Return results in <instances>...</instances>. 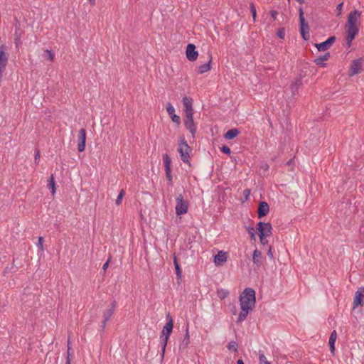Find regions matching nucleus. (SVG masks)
Returning a JSON list of instances; mask_svg holds the SVG:
<instances>
[{
    "label": "nucleus",
    "instance_id": "5",
    "mask_svg": "<svg viewBox=\"0 0 364 364\" xmlns=\"http://www.w3.org/2000/svg\"><path fill=\"white\" fill-rule=\"evenodd\" d=\"M191 151V148L188 146L187 141L185 140L184 138H182L180 140L179 146L178 149V151L180 154V156L181 160L184 163H188V158H189V152Z\"/></svg>",
    "mask_w": 364,
    "mask_h": 364
},
{
    "label": "nucleus",
    "instance_id": "9",
    "mask_svg": "<svg viewBox=\"0 0 364 364\" xmlns=\"http://www.w3.org/2000/svg\"><path fill=\"white\" fill-rule=\"evenodd\" d=\"M193 113L189 112L188 114H185L184 119V125L187 129L191 133L192 136L194 137V135L196 132V127L193 122Z\"/></svg>",
    "mask_w": 364,
    "mask_h": 364
},
{
    "label": "nucleus",
    "instance_id": "50",
    "mask_svg": "<svg viewBox=\"0 0 364 364\" xmlns=\"http://www.w3.org/2000/svg\"><path fill=\"white\" fill-rule=\"evenodd\" d=\"M237 364H245V363H244V362H243V360H241V359H239V360H237Z\"/></svg>",
    "mask_w": 364,
    "mask_h": 364
},
{
    "label": "nucleus",
    "instance_id": "14",
    "mask_svg": "<svg viewBox=\"0 0 364 364\" xmlns=\"http://www.w3.org/2000/svg\"><path fill=\"white\" fill-rule=\"evenodd\" d=\"M364 298V287H360L355 294L353 300V309L357 308L358 306H363V299Z\"/></svg>",
    "mask_w": 364,
    "mask_h": 364
},
{
    "label": "nucleus",
    "instance_id": "51",
    "mask_svg": "<svg viewBox=\"0 0 364 364\" xmlns=\"http://www.w3.org/2000/svg\"><path fill=\"white\" fill-rule=\"evenodd\" d=\"M263 168L265 169V170H268L269 168V166L267 164H265L264 166H263Z\"/></svg>",
    "mask_w": 364,
    "mask_h": 364
},
{
    "label": "nucleus",
    "instance_id": "7",
    "mask_svg": "<svg viewBox=\"0 0 364 364\" xmlns=\"http://www.w3.org/2000/svg\"><path fill=\"white\" fill-rule=\"evenodd\" d=\"M163 161L164 164L166 177L168 181V184L169 186H172L173 178H172V175H171V160L167 154H164L163 155Z\"/></svg>",
    "mask_w": 364,
    "mask_h": 364
},
{
    "label": "nucleus",
    "instance_id": "28",
    "mask_svg": "<svg viewBox=\"0 0 364 364\" xmlns=\"http://www.w3.org/2000/svg\"><path fill=\"white\" fill-rule=\"evenodd\" d=\"M173 263H174L177 277L181 278V269L179 267V264L177 261V257L176 255H174V257H173Z\"/></svg>",
    "mask_w": 364,
    "mask_h": 364
},
{
    "label": "nucleus",
    "instance_id": "54",
    "mask_svg": "<svg viewBox=\"0 0 364 364\" xmlns=\"http://www.w3.org/2000/svg\"><path fill=\"white\" fill-rule=\"evenodd\" d=\"M299 4H303L304 2V0H296Z\"/></svg>",
    "mask_w": 364,
    "mask_h": 364
},
{
    "label": "nucleus",
    "instance_id": "36",
    "mask_svg": "<svg viewBox=\"0 0 364 364\" xmlns=\"http://www.w3.org/2000/svg\"><path fill=\"white\" fill-rule=\"evenodd\" d=\"M259 239H260V242L262 244V245H266L267 244L268 241L265 238L266 236H264V234L263 233V232L261 230V234H259Z\"/></svg>",
    "mask_w": 364,
    "mask_h": 364
},
{
    "label": "nucleus",
    "instance_id": "53",
    "mask_svg": "<svg viewBox=\"0 0 364 364\" xmlns=\"http://www.w3.org/2000/svg\"><path fill=\"white\" fill-rule=\"evenodd\" d=\"M91 5H95V0H89Z\"/></svg>",
    "mask_w": 364,
    "mask_h": 364
},
{
    "label": "nucleus",
    "instance_id": "49",
    "mask_svg": "<svg viewBox=\"0 0 364 364\" xmlns=\"http://www.w3.org/2000/svg\"><path fill=\"white\" fill-rule=\"evenodd\" d=\"M170 318H171V316L170 314H169V313H168V314H166V319H167V321H168Z\"/></svg>",
    "mask_w": 364,
    "mask_h": 364
},
{
    "label": "nucleus",
    "instance_id": "42",
    "mask_svg": "<svg viewBox=\"0 0 364 364\" xmlns=\"http://www.w3.org/2000/svg\"><path fill=\"white\" fill-rule=\"evenodd\" d=\"M39 159H40V151H39V150L37 149V150H36V154H35V159H34L36 164H38Z\"/></svg>",
    "mask_w": 364,
    "mask_h": 364
},
{
    "label": "nucleus",
    "instance_id": "21",
    "mask_svg": "<svg viewBox=\"0 0 364 364\" xmlns=\"http://www.w3.org/2000/svg\"><path fill=\"white\" fill-rule=\"evenodd\" d=\"M115 307L116 301H114L113 302H112L109 308L103 314V317L104 319H105V321H108L109 319L112 316L115 310Z\"/></svg>",
    "mask_w": 364,
    "mask_h": 364
},
{
    "label": "nucleus",
    "instance_id": "31",
    "mask_svg": "<svg viewBox=\"0 0 364 364\" xmlns=\"http://www.w3.org/2000/svg\"><path fill=\"white\" fill-rule=\"evenodd\" d=\"M259 364H271L264 354L259 355Z\"/></svg>",
    "mask_w": 364,
    "mask_h": 364
},
{
    "label": "nucleus",
    "instance_id": "35",
    "mask_svg": "<svg viewBox=\"0 0 364 364\" xmlns=\"http://www.w3.org/2000/svg\"><path fill=\"white\" fill-rule=\"evenodd\" d=\"M277 35L279 38L283 39L285 36V29L284 28H279Z\"/></svg>",
    "mask_w": 364,
    "mask_h": 364
},
{
    "label": "nucleus",
    "instance_id": "1",
    "mask_svg": "<svg viewBox=\"0 0 364 364\" xmlns=\"http://www.w3.org/2000/svg\"><path fill=\"white\" fill-rule=\"evenodd\" d=\"M255 291L252 288H246L240 296L241 311L237 318V323L246 319L250 311L255 305Z\"/></svg>",
    "mask_w": 364,
    "mask_h": 364
},
{
    "label": "nucleus",
    "instance_id": "48",
    "mask_svg": "<svg viewBox=\"0 0 364 364\" xmlns=\"http://www.w3.org/2000/svg\"><path fill=\"white\" fill-rule=\"evenodd\" d=\"M267 255L270 257H273V255L272 253V250H271V247L269 248L268 252H267Z\"/></svg>",
    "mask_w": 364,
    "mask_h": 364
},
{
    "label": "nucleus",
    "instance_id": "8",
    "mask_svg": "<svg viewBox=\"0 0 364 364\" xmlns=\"http://www.w3.org/2000/svg\"><path fill=\"white\" fill-rule=\"evenodd\" d=\"M8 47L6 45L0 46V73L3 74L9 59V54L7 53Z\"/></svg>",
    "mask_w": 364,
    "mask_h": 364
},
{
    "label": "nucleus",
    "instance_id": "47",
    "mask_svg": "<svg viewBox=\"0 0 364 364\" xmlns=\"http://www.w3.org/2000/svg\"><path fill=\"white\" fill-rule=\"evenodd\" d=\"M107 321H105V319L103 320L102 323V325H101V328H102V330L103 331L107 325Z\"/></svg>",
    "mask_w": 364,
    "mask_h": 364
},
{
    "label": "nucleus",
    "instance_id": "4",
    "mask_svg": "<svg viewBox=\"0 0 364 364\" xmlns=\"http://www.w3.org/2000/svg\"><path fill=\"white\" fill-rule=\"evenodd\" d=\"M299 11V25H300L299 31H300V33L301 34L303 39L305 41H308L310 38L309 26L308 25V23L306 22V21H305L302 9L300 8Z\"/></svg>",
    "mask_w": 364,
    "mask_h": 364
},
{
    "label": "nucleus",
    "instance_id": "22",
    "mask_svg": "<svg viewBox=\"0 0 364 364\" xmlns=\"http://www.w3.org/2000/svg\"><path fill=\"white\" fill-rule=\"evenodd\" d=\"M330 53L327 52L323 55L319 56L314 60V63L320 67H326V63L324 61L328 60L330 58Z\"/></svg>",
    "mask_w": 364,
    "mask_h": 364
},
{
    "label": "nucleus",
    "instance_id": "57",
    "mask_svg": "<svg viewBox=\"0 0 364 364\" xmlns=\"http://www.w3.org/2000/svg\"><path fill=\"white\" fill-rule=\"evenodd\" d=\"M288 1H289L290 0H288Z\"/></svg>",
    "mask_w": 364,
    "mask_h": 364
},
{
    "label": "nucleus",
    "instance_id": "17",
    "mask_svg": "<svg viewBox=\"0 0 364 364\" xmlns=\"http://www.w3.org/2000/svg\"><path fill=\"white\" fill-rule=\"evenodd\" d=\"M269 211V207L267 202L261 201L259 203V207L257 210V215L259 218H262L267 215Z\"/></svg>",
    "mask_w": 364,
    "mask_h": 364
},
{
    "label": "nucleus",
    "instance_id": "44",
    "mask_svg": "<svg viewBox=\"0 0 364 364\" xmlns=\"http://www.w3.org/2000/svg\"><path fill=\"white\" fill-rule=\"evenodd\" d=\"M38 246L41 248V250H43V237H40L38 238Z\"/></svg>",
    "mask_w": 364,
    "mask_h": 364
},
{
    "label": "nucleus",
    "instance_id": "18",
    "mask_svg": "<svg viewBox=\"0 0 364 364\" xmlns=\"http://www.w3.org/2000/svg\"><path fill=\"white\" fill-rule=\"evenodd\" d=\"M208 58H209V60L206 63L200 65V66L196 68V72L198 74H199V75L203 74L205 73H207L208 71H209L211 69V68H212L211 67V63H212V55L211 54L208 55Z\"/></svg>",
    "mask_w": 364,
    "mask_h": 364
},
{
    "label": "nucleus",
    "instance_id": "32",
    "mask_svg": "<svg viewBox=\"0 0 364 364\" xmlns=\"http://www.w3.org/2000/svg\"><path fill=\"white\" fill-rule=\"evenodd\" d=\"M250 12L252 15L253 20L255 21L256 16H257V11L255 6L253 3H251L250 5Z\"/></svg>",
    "mask_w": 364,
    "mask_h": 364
},
{
    "label": "nucleus",
    "instance_id": "43",
    "mask_svg": "<svg viewBox=\"0 0 364 364\" xmlns=\"http://www.w3.org/2000/svg\"><path fill=\"white\" fill-rule=\"evenodd\" d=\"M19 41H20V37L17 35V32H16L14 43H15L16 47L18 46Z\"/></svg>",
    "mask_w": 364,
    "mask_h": 364
},
{
    "label": "nucleus",
    "instance_id": "19",
    "mask_svg": "<svg viewBox=\"0 0 364 364\" xmlns=\"http://www.w3.org/2000/svg\"><path fill=\"white\" fill-rule=\"evenodd\" d=\"M227 253L223 251H220L215 256L214 262L217 266L222 265L227 260Z\"/></svg>",
    "mask_w": 364,
    "mask_h": 364
},
{
    "label": "nucleus",
    "instance_id": "56",
    "mask_svg": "<svg viewBox=\"0 0 364 364\" xmlns=\"http://www.w3.org/2000/svg\"><path fill=\"white\" fill-rule=\"evenodd\" d=\"M245 191L246 192V194L250 193V190H247H247H245Z\"/></svg>",
    "mask_w": 364,
    "mask_h": 364
},
{
    "label": "nucleus",
    "instance_id": "26",
    "mask_svg": "<svg viewBox=\"0 0 364 364\" xmlns=\"http://www.w3.org/2000/svg\"><path fill=\"white\" fill-rule=\"evenodd\" d=\"M240 134V131L237 129H231L228 130L224 135L226 139H232Z\"/></svg>",
    "mask_w": 364,
    "mask_h": 364
},
{
    "label": "nucleus",
    "instance_id": "39",
    "mask_svg": "<svg viewBox=\"0 0 364 364\" xmlns=\"http://www.w3.org/2000/svg\"><path fill=\"white\" fill-rule=\"evenodd\" d=\"M221 151L223 153L226 154H230L231 153L230 149L228 146H223L221 148Z\"/></svg>",
    "mask_w": 364,
    "mask_h": 364
},
{
    "label": "nucleus",
    "instance_id": "41",
    "mask_svg": "<svg viewBox=\"0 0 364 364\" xmlns=\"http://www.w3.org/2000/svg\"><path fill=\"white\" fill-rule=\"evenodd\" d=\"M343 5V2L340 3L339 4H338L337 8H336V9L338 11L337 16L341 15V14L342 12Z\"/></svg>",
    "mask_w": 364,
    "mask_h": 364
},
{
    "label": "nucleus",
    "instance_id": "33",
    "mask_svg": "<svg viewBox=\"0 0 364 364\" xmlns=\"http://www.w3.org/2000/svg\"><path fill=\"white\" fill-rule=\"evenodd\" d=\"M247 230L248 233L250 235L251 240H255L256 237H255V228H252V227H248L247 228Z\"/></svg>",
    "mask_w": 364,
    "mask_h": 364
},
{
    "label": "nucleus",
    "instance_id": "30",
    "mask_svg": "<svg viewBox=\"0 0 364 364\" xmlns=\"http://www.w3.org/2000/svg\"><path fill=\"white\" fill-rule=\"evenodd\" d=\"M124 194H125V192H124V189H122L119 191L118 196L115 201V203L117 205H119L122 203V200L123 197L124 196Z\"/></svg>",
    "mask_w": 364,
    "mask_h": 364
},
{
    "label": "nucleus",
    "instance_id": "3",
    "mask_svg": "<svg viewBox=\"0 0 364 364\" xmlns=\"http://www.w3.org/2000/svg\"><path fill=\"white\" fill-rule=\"evenodd\" d=\"M173 327V321L172 318H170L168 321L166 323V325L164 326L161 334L162 336H164V338L163 340V345L161 348V359L164 357V353L166 350V347L168 343V340L169 338L170 334L172 332Z\"/></svg>",
    "mask_w": 364,
    "mask_h": 364
},
{
    "label": "nucleus",
    "instance_id": "24",
    "mask_svg": "<svg viewBox=\"0 0 364 364\" xmlns=\"http://www.w3.org/2000/svg\"><path fill=\"white\" fill-rule=\"evenodd\" d=\"M261 258L262 252L258 250H255L252 254V261L257 267H259L262 264Z\"/></svg>",
    "mask_w": 364,
    "mask_h": 364
},
{
    "label": "nucleus",
    "instance_id": "25",
    "mask_svg": "<svg viewBox=\"0 0 364 364\" xmlns=\"http://www.w3.org/2000/svg\"><path fill=\"white\" fill-rule=\"evenodd\" d=\"M336 338H337V333H336V331L335 330H333L331 335H330V337H329V340H328V344H329V346H330V350L332 353L334 352V350H335V342H336Z\"/></svg>",
    "mask_w": 364,
    "mask_h": 364
},
{
    "label": "nucleus",
    "instance_id": "15",
    "mask_svg": "<svg viewBox=\"0 0 364 364\" xmlns=\"http://www.w3.org/2000/svg\"><path fill=\"white\" fill-rule=\"evenodd\" d=\"M85 142H86V131L85 129H81L79 131L78 145H77V149L80 152H82L85 150Z\"/></svg>",
    "mask_w": 364,
    "mask_h": 364
},
{
    "label": "nucleus",
    "instance_id": "46",
    "mask_svg": "<svg viewBox=\"0 0 364 364\" xmlns=\"http://www.w3.org/2000/svg\"><path fill=\"white\" fill-rule=\"evenodd\" d=\"M109 259H108L102 266V269L104 271H105L107 269V268L109 266Z\"/></svg>",
    "mask_w": 364,
    "mask_h": 364
},
{
    "label": "nucleus",
    "instance_id": "52",
    "mask_svg": "<svg viewBox=\"0 0 364 364\" xmlns=\"http://www.w3.org/2000/svg\"><path fill=\"white\" fill-rule=\"evenodd\" d=\"M66 364H71V359L68 358L67 360H66Z\"/></svg>",
    "mask_w": 364,
    "mask_h": 364
},
{
    "label": "nucleus",
    "instance_id": "45",
    "mask_svg": "<svg viewBox=\"0 0 364 364\" xmlns=\"http://www.w3.org/2000/svg\"><path fill=\"white\" fill-rule=\"evenodd\" d=\"M69 345H70V341L68 340V357H67V358H69L70 359L71 353H70V347Z\"/></svg>",
    "mask_w": 364,
    "mask_h": 364
},
{
    "label": "nucleus",
    "instance_id": "55",
    "mask_svg": "<svg viewBox=\"0 0 364 364\" xmlns=\"http://www.w3.org/2000/svg\"><path fill=\"white\" fill-rule=\"evenodd\" d=\"M245 191L246 192V194L250 193V190H247H247H245Z\"/></svg>",
    "mask_w": 364,
    "mask_h": 364
},
{
    "label": "nucleus",
    "instance_id": "40",
    "mask_svg": "<svg viewBox=\"0 0 364 364\" xmlns=\"http://www.w3.org/2000/svg\"><path fill=\"white\" fill-rule=\"evenodd\" d=\"M270 15H271L272 20L276 21L277 15H278V12L275 10H272V11H270Z\"/></svg>",
    "mask_w": 364,
    "mask_h": 364
},
{
    "label": "nucleus",
    "instance_id": "20",
    "mask_svg": "<svg viewBox=\"0 0 364 364\" xmlns=\"http://www.w3.org/2000/svg\"><path fill=\"white\" fill-rule=\"evenodd\" d=\"M183 102L185 107V114H188L189 112L193 113V99L185 96L183 98Z\"/></svg>",
    "mask_w": 364,
    "mask_h": 364
},
{
    "label": "nucleus",
    "instance_id": "12",
    "mask_svg": "<svg viewBox=\"0 0 364 364\" xmlns=\"http://www.w3.org/2000/svg\"><path fill=\"white\" fill-rule=\"evenodd\" d=\"M336 36H331L326 41L322 43H316L315 46L318 51H325L331 46V45L336 41Z\"/></svg>",
    "mask_w": 364,
    "mask_h": 364
},
{
    "label": "nucleus",
    "instance_id": "13",
    "mask_svg": "<svg viewBox=\"0 0 364 364\" xmlns=\"http://www.w3.org/2000/svg\"><path fill=\"white\" fill-rule=\"evenodd\" d=\"M257 230L259 234H261V230L264 236H270L272 235V227L269 223L259 222L257 223Z\"/></svg>",
    "mask_w": 364,
    "mask_h": 364
},
{
    "label": "nucleus",
    "instance_id": "34",
    "mask_svg": "<svg viewBox=\"0 0 364 364\" xmlns=\"http://www.w3.org/2000/svg\"><path fill=\"white\" fill-rule=\"evenodd\" d=\"M237 344L235 341H231V342L228 343V344L227 346V348L229 350H233L234 351H237Z\"/></svg>",
    "mask_w": 364,
    "mask_h": 364
},
{
    "label": "nucleus",
    "instance_id": "38",
    "mask_svg": "<svg viewBox=\"0 0 364 364\" xmlns=\"http://www.w3.org/2000/svg\"><path fill=\"white\" fill-rule=\"evenodd\" d=\"M46 53L47 54L48 59H49L50 61H53L54 59V55L53 52L50 50H46Z\"/></svg>",
    "mask_w": 364,
    "mask_h": 364
},
{
    "label": "nucleus",
    "instance_id": "2",
    "mask_svg": "<svg viewBox=\"0 0 364 364\" xmlns=\"http://www.w3.org/2000/svg\"><path fill=\"white\" fill-rule=\"evenodd\" d=\"M361 12L356 9L348 14V21L345 26L346 31V41L348 48L351 46L353 40L359 32L360 23L357 24L356 21L357 18H359Z\"/></svg>",
    "mask_w": 364,
    "mask_h": 364
},
{
    "label": "nucleus",
    "instance_id": "10",
    "mask_svg": "<svg viewBox=\"0 0 364 364\" xmlns=\"http://www.w3.org/2000/svg\"><path fill=\"white\" fill-rule=\"evenodd\" d=\"M363 60L362 58L355 59L352 61L350 69L349 75L353 76L360 73Z\"/></svg>",
    "mask_w": 364,
    "mask_h": 364
},
{
    "label": "nucleus",
    "instance_id": "23",
    "mask_svg": "<svg viewBox=\"0 0 364 364\" xmlns=\"http://www.w3.org/2000/svg\"><path fill=\"white\" fill-rule=\"evenodd\" d=\"M302 85V79L301 77H298L295 80V81L291 85L290 89L291 91V95L294 96L297 92V90Z\"/></svg>",
    "mask_w": 364,
    "mask_h": 364
},
{
    "label": "nucleus",
    "instance_id": "29",
    "mask_svg": "<svg viewBox=\"0 0 364 364\" xmlns=\"http://www.w3.org/2000/svg\"><path fill=\"white\" fill-rule=\"evenodd\" d=\"M48 187L51 189V193L53 195L55 194V181L53 176L52 175L50 177V180L48 181Z\"/></svg>",
    "mask_w": 364,
    "mask_h": 364
},
{
    "label": "nucleus",
    "instance_id": "27",
    "mask_svg": "<svg viewBox=\"0 0 364 364\" xmlns=\"http://www.w3.org/2000/svg\"><path fill=\"white\" fill-rule=\"evenodd\" d=\"M189 343H190L189 331H188V328H186L183 340L179 347L180 349L186 348L188 346V345L189 344Z\"/></svg>",
    "mask_w": 364,
    "mask_h": 364
},
{
    "label": "nucleus",
    "instance_id": "16",
    "mask_svg": "<svg viewBox=\"0 0 364 364\" xmlns=\"http://www.w3.org/2000/svg\"><path fill=\"white\" fill-rule=\"evenodd\" d=\"M166 111L168 114L171 116V118L173 122H175L178 126L181 124L180 117L175 114V109L171 103L168 102L166 105Z\"/></svg>",
    "mask_w": 364,
    "mask_h": 364
},
{
    "label": "nucleus",
    "instance_id": "37",
    "mask_svg": "<svg viewBox=\"0 0 364 364\" xmlns=\"http://www.w3.org/2000/svg\"><path fill=\"white\" fill-rule=\"evenodd\" d=\"M219 296L221 299H225L228 296L229 294V292L227 290L222 289L220 291L218 292Z\"/></svg>",
    "mask_w": 364,
    "mask_h": 364
},
{
    "label": "nucleus",
    "instance_id": "11",
    "mask_svg": "<svg viewBox=\"0 0 364 364\" xmlns=\"http://www.w3.org/2000/svg\"><path fill=\"white\" fill-rule=\"evenodd\" d=\"M186 53L189 61H195L198 56V53L196 50V46L192 43L188 44Z\"/></svg>",
    "mask_w": 364,
    "mask_h": 364
},
{
    "label": "nucleus",
    "instance_id": "6",
    "mask_svg": "<svg viewBox=\"0 0 364 364\" xmlns=\"http://www.w3.org/2000/svg\"><path fill=\"white\" fill-rule=\"evenodd\" d=\"M176 213L177 215H181L187 213L188 208V202L183 199L181 194H179L176 199Z\"/></svg>",
    "mask_w": 364,
    "mask_h": 364
}]
</instances>
